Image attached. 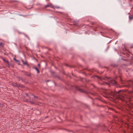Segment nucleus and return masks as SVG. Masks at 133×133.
<instances>
[{
	"mask_svg": "<svg viewBox=\"0 0 133 133\" xmlns=\"http://www.w3.org/2000/svg\"><path fill=\"white\" fill-rule=\"evenodd\" d=\"M119 98L122 101H126L127 100L129 101L131 99V97L130 96H128L125 95L123 93L119 95Z\"/></svg>",
	"mask_w": 133,
	"mask_h": 133,
	"instance_id": "1",
	"label": "nucleus"
},
{
	"mask_svg": "<svg viewBox=\"0 0 133 133\" xmlns=\"http://www.w3.org/2000/svg\"><path fill=\"white\" fill-rule=\"evenodd\" d=\"M45 8H46L48 7H50L51 8H53V5L51 3H49L47 4L44 6Z\"/></svg>",
	"mask_w": 133,
	"mask_h": 133,
	"instance_id": "2",
	"label": "nucleus"
},
{
	"mask_svg": "<svg viewBox=\"0 0 133 133\" xmlns=\"http://www.w3.org/2000/svg\"><path fill=\"white\" fill-rule=\"evenodd\" d=\"M116 82L114 80H111L110 82V84L111 85H114L115 84H116Z\"/></svg>",
	"mask_w": 133,
	"mask_h": 133,
	"instance_id": "3",
	"label": "nucleus"
},
{
	"mask_svg": "<svg viewBox=\"0 0 133 133\" xmlns=\"http://www.w3.org/2000/svg\"><path fill=\"white\" fill-rule=\"evenodd\" d=\"M129 85L133 88V81L132 80L130 81L128 83Z\"/></svg>",
	"mask_w": 133,
	"mask_h": 133,
	"instance_id": "4",
	"label": "nucleus"
},
{
	"mask_svg": "<svg viewBox=\"0 0 133 133\" xmlns=\"http://www.w3.org/2000/svg\"><path fill=\"white\" fill-rule=\"evenodd\" d=\"M97 77L98 78H99L100 79H101V80H105L106 79V78H108L107 77H105V78H104V77H98V76H97Z\"/></svg>",
	"mask_w": 133,
	"mask_h": 133,
	"instance_id": "5",
	"label": "nucleus"
},
{
	"mask_svg": "<svg viewBox=\"0 0 133 133\" xmlns=\"http://www.w3.org/2000/svg\"><path fill=\"white\" fill-rule=\"evenodd\" d=\"M23 64L24 65H26L28 66H29V65L26 63V62L24 61L23 60L22 61Z\"/></svg>",
	"mask_w": 133,
	"mask_h": 133,
	"instance_id": "6",
	"label": "nucleus"
},
{
	"mask_svg": "<svg viewBox=\"0 0 133 133\" xmlns=\"http://www.w3.org/2000/svg\"><path fill=\"white\" fill-rule=\"evenodd\" d=\"M129 18L130 20H132L133 19V15L129 16Z\"/></svg>",
	"mask_w": 133,
	"mask_h": 133,
	"instance_id": "7",
	"label": "nucleus"
},
{
	"mask_svg": "<svg viewBox=\"0 0 133 133\" xmlns=\"http://www.w3.org/2000/svg\"><path fill=\"white\" fill-rule=\"evenodd\" d=\"M2 60L4 62H6L8 64V65L9 64V62L8 61L5 60L4 59V58H2Z\"/></svg>",
	"mask_w": 133,
	"mask_h": 133,
	"instance_id": "8",
	"label": "nucleus"
},
{
	"mask_svg": "<svg viewBox=\"0 0 133 133\" xmlns=\"http://www.w3.org/2000/svg\"><path fill=\"white\" fill-rule=\"evenodd\" d=\"M53 7L54 8H53L54 9H55V8L59 9L60 8V7L58 6H53Z\"/></svg>",
	"mask_w": 133,
	"mask_h": 133,
	"instance_id": "9",
	"label": "nucleus"
},
{
	"mask_svg": "<svg viewBox=\"0 0 133 133\" xmlns=\"http://www.w3.org/2000/svg\"><path fill=\"white\" fill-rule=\"evenodd\" d=\"M14 60H15V61H16V62H19V63H18V64H19V65L20 64V62H19V61L17 59H16L15 58H14Z\"/></svg>",
	"mask_w": 133,
	"mask_h": 133,
	"instance_id": "10",
	"label": "nucleus"
},
{
	"mask_svg": "<svg viewBox=\"0 0 133 133\" xmlns=\"http://www.w3.org/2000/svg\"><path fill=\"white\" fill-rule=\"evenodd\" d=\"M4 44L2 42H0V46L3 47Z\"/></svg>",
	"mask_w": 133,
	"mask_h": 133,
	"instance_id": "11",
	"label": "nucleus"
},
{
	"mask_svg": "<svg viewBox=\"0 0 133 133\" xmlns=\"http://www.w3.org/2000/svg\"><path fill=\"white\" fill-rule=\"evenodd\" d=\"M34 68L37 71V73H38L39 72V71L38 69L36 67L35 68Z\"/></svg>",
	"mask_w": 133,
	"mask_h": 133,
	"instance_id": "12",
	"label": "nucleus"
},
{
	"mask_svg": "<svg viewBox=\"0 0 133 133\" xmlns=\"http://www.w3.org/2000/svg\"><path fill=\"white\" fill-rule=\"evenodd\" d=\"M129 93L130 95H133V91H131Z\"/></svg>",
	"mask_w": 133,
	"mask_h": 133,
	"instance_id": "13",
	"label": "nucleus"
},
{
	"mask_svg": "<svg viewBox=\"0 0 133 133\" xmlns=\"http://www.w3.org/2000/svg\"><path fill=\"white\" fill-rule=\"evenodd\" d=\"M26 75L28 76H31V75L30 74H26Z\"/></svg>",
	"mask_w": 133,
	"mask_h": 133,
	"instance_id": "14",
	"label": "nucleus"
},
{
	"mask_svg": "<svg viewBox=\"0 0 133 133\" xmlns=\"http://www.w3.org/2000/svg\"><path fill=\"white\" fill-rule=\"evenodd\" d=\"M121 91H122V90H119L117 92V93H120Z\"/></svg>",
	"mask_w": 133,
	"mask_h": 133,
	"instance_id": "15",
	"label": "nucleus"
},
{
	"mask_svg": "<svg viewBox=\"0 0 133 133\" xmlns=\"http://www.w3.org/2000/svg\"><path fill=\"white\" fill-rule=\"evenodd\" d=\"M3 107L4 106V105L3 104H1V103H0V106Z\"/></svg>",
	"mask_w": 133,
	"mask_h": 133,
	"instance_id": "16",
	"label": "nucleus"
},
{
	"mask_svg": "<svg viewBox=\"0 0 133 133\" xmlns=\"http://www.w3.org/2000/svg\"><path fill=\"white\" fill-rule=\"evenodd\" d=\"M34 96L35 98H38V97L37 96H36L34 95Z\"/></svg>",
	"mask_w": 133,
	"mask_h": 133,
	"instance_id": "17",
	"label": "nucleus"
},
{
	"mask_svg": "<svg viewBox=\"0 0 133 133\" xmlns=\"http://www.w3.org/2000/svg\"><path fill=\"white\" fill-rule=\"evenodd\" d=\"M13 85L15 86H17V84H15L14 85L13 84Z\"/></svg>",
	"mask_w": 133,
	"mask_h": 133,
	"instance_id": "18",
	"label": "nucleus"
},
{
	"mask_svg": "<svg viewBox=\"0 0 133 133\" xmlns=\"http://www.w3.org/2000/svg\"><path fill=\"white\" fill-rule=\"evenodd\" d=\"M30 102L31 103H34V102L33 101H30Z\"/></svg>",
	"mask_w": 133,
	"mask_h": 133,
	"instance_id": "19",
	"label": "nucleus"
},
{
	"mask_svg": "<svg viewBox=\"0 0 133 133\" xmlns=\"http://www.w3.org/2000/svg\"><path fill=\"white\" fill-rule=\"evenodd\" d=\"M25 95H26V96H28V94H25Z\"/></svg>",
	"mask_w": 133,
	"mask_h": 133,
	"instance_id": "20",
	"label": "nucleus"
},
{
	"mask_svg": "<svg viewBox=\"0 0 133 133\" xmlns=\"http://www.w3.org/2000/svg\"><path fill=\"white\" fill-rule=\"evenodd\" d=\"M17 78H18L19 80H20V79H21V78L19 77H18Z\"/></svg>",
	"mask_w": 133,
	"mask_h": 133,
	"instance_id": "21",
	"label": "nucleus"
},
{
	"mask_svg": "<svg viewBox=\"0 0 133 133\" xmlns=\"http://www.w3.org/2000/svg\"><path fill=\"white\" fill-rule=\"evenodd\" d=\"M40 65L39 64H38V66H39Z\"/></svg>",
	"mask_w": 133,
	"mask_h": 133,
	"instance_id": "22",
	"label": "nucleus"
},
{
	"mask_svg": "<svg viewBox=\"0 0 133 133\" xmlns=\"http://www.w3.org/2000/svg\"><path fill=\"white\" fill-rule=\"evenodd\" d=\"M18 63H19V62H18L17 64H18Z\"/></svg>",
	"mask_w": 133,
	"mask_h": 133,
	"instance_id": "23",
	"label": "nucleus"
},
{
	"mask_svg": "<svg viewBox=\"0 0 133 133\" xmlns=\"http://www.w3.org/2000/svg\"><path fill=\"white\" fill-rule=\"evenodd\" d=\"M82 91L83 92H84V91Z\"/></svg>",
	"mask_w": 133,
	"mask_h": 133,
	"instance_id": "24",
	"label": "nucleus"
}]
</instances>
